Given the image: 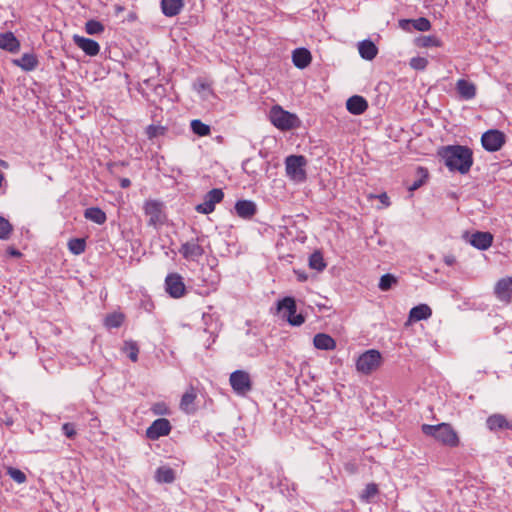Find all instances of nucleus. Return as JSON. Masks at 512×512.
Segmentation results:
<instances>
[{
  "mask_svg": "<svg viewBox=\"0 0 512 512\" xmlns=\"http://www.w3.org/2000/svg\"><path fill=\"white\" fill-rule=\"evenodd\" d=\"M346 108L353 115H361L367 110L368 103L364 97L354 95L347 100Z\"/></svg>",
  "mask_w": 512,
  "mask_h": 512,
  "instance_id": "dca6fc26",
  "label": "nucleus"
},
{
  "mask_svg": "<svg viewBox=\"0 0 512 512\" xmlns=\"http://www.w3.org/2000/svg\"><path fill=\"white\" fill-rule=\"evenodd\" d=\"M416 45L422 48L439 47L441 46V41L436 36H421L416 39Z\"/></svg>",
  "mask_w": 512,
  "mask_h": 512,
  "instance_id": "72a5a7b5",
  "label": "nucleus"
},
{
  "mask_svg": "<svg viewBox=\"0 0 512 512\" xmlns=\"http://www.w3.org/2000/svg\"><path fill=\"white\" fill-rule=\"evenodd\" d=\"M73 41L83 52H85V54L89 56H96L100 51L99 44L93 39L74 35Z\"/></svg>",
  "mask_w": 512,
  "mask_h": 512,
  "instance_id": "2eb2a0df",
  "label": "nucleus"
},
{
  "mask_svg": "<svg viewBox=\"0 0 512 512\" xmlns=\"http://www.w3.org/2000/svg\"><path fill=\"white\" fill-rule=\"evenodd\" d=\"M235 211L239 217L250 219L256 214L257 207L253 201L239 200L235 204Z\"/></svg>",
  "mask_w": 512,
  "mask_h": 512,
  "instance_id": "f3484780",
  "label": "nucleus"
},
{
  "mask_svg": "<svg viewBox=\"0 0 512 512\" xmlns=\"http://www.w3.org/2000/svg\"><path fill=\"white\" fill-rule=\"evenodd\" d=\"M298 279H299L300 281H305V280L307 279V276H306V275H304V274H300V273H299V274H298Z\"/></svg>",
  "mask_w": 512,
  "mask_h": 512,
  "instance_id": "6e6d98bb",
  "label": "nucleus"
},
{
  "mask_svg": "<svg viewBox=\"0 0 512 512\" xmlns=\"http://www.w3.org/2000/svg\"><path fill=\"white\" fill-rule=\"evenodd\" d=\"M307 160L303 155H290L285 159L287 176L294 182H303L306 179L305 166Z\"/></svg>",
  "mask_w": 512,
  "mask_h": 512,
  "instance_id": "423d86ee",
  "label": "nucleus"
},
{
  "mask_svg": "<svg viewBox=\"0 0 512 512\" xmlns=\"http://www.w3.org/2000/svg\"><path fill=\"white\" fill-rule=\"evenodd\" d=\"M382 364V355L378 350L370 349L362 353L356 361V370L364 375H369Z\"/></svg>",
  "mask_w": 512,
  "mask_h": 512,
  "instance_id": "39448f33",
  "label": "nucleus"
},
{
  "mask_svg": "<svg viewBox=\"0 0 512 512\" xmlns=\"http://www.w3.org/2000/svg\"><path fill=\"white\" fill-rule=\"evenodd\" d=\"M311 60V53L306 48H297L292 53V62L299 69L306 68L311 63Z\"/></svg>",
  "mask_w": 512,
  "mask_h": 512,
  "instance_id": "6ab92c4d",
  "label": "nucleus"
},
{
  "mask_svg": "<svg viewBox=\"0 0 512 512\" xmlns=\"http://www.w3.org/2000/svg\"><path fill=\"white\" fill-rule=\"evenodd\" d=\"M84 217L96 224L102 225L106 222L105 212L98 207H90L84 211Z\"/></svg>",
  "mask_w": 512,
  "mask_h": 512,
  "instance_id": "bb28decb",
  "label": "nucleus"
},
{
  "mask_svg": "<svg viewBox=\"0 0 512 512\" xmlns=\"http://www.w3.org/2000/svg\"><path fill=\"white\" fill-rule=\"evenodd\" d=\"M409 65L414 70L423 71L428 65V60L424 57H413L410 59Z\"/></svg>",
  "mask_w": 512,
  "mask_h": 512,
  "instance_id": "37998d69",
  "label": "nucleus"
},
{
  "mask_svg": "<svg viewBox=\"0 0 512 512\" xmlns=\"http://www.w3.org/2000/svg\"><path fill=\"white\" fill-rule=\"evenodd\" d=\"M297 307L293 297L287 296L277 302V312L291 326H301L305 322L302 314L296 313Z\"/></svg>",
  "mask_w": 512,
  "mask_h": 512,
  "instance_id": "20e7f679",
  "label": "nucleus"
},
{
  "mask_svg": "<svg viewBox=\"0 0 512 512\" xmlns=\"http://www.w3.org/2000/svg\"><path fill=\"white\" fill-rule=\"evenodd\" d=\"M481 143L485 150L496 152L505 144V135L499 130H488L482 135Z\"/></svg>",
  "mask_w": 512,
  "mask_h": 512,
  "instance_id": "9d476101",
  "label": "nucleus"
},
{
  "mask_svg": "<svg viewBox=\"0 0 512 512\" xmlns=\"http://www.w3.org/2000/svg\"><path fill=\"white\" fill-rule=\"evenodd\" d=\"M358 50L360 56L365 60H373L378 53L376 45L370 40L359 42Z\"/></svg>",
  "mask_w": 512,
  "mask_h": 512,
  "instance_id": "393cba45",
  "label": "nucleus"
},
{
  "mask_svg": "<svg viewBox=\"0 0 512 512\" xmlns=\"http://www.w3.org/2000/svg\"><path fill=\"white\" fill-rule=\"evenodd\" d=\"M455 258L453 256L445 257V263L449 266H452L455 263Z\"/></svg>",
  "mask_w": 512,
  "mask_h": 512,
  "instance_id": "5fc2aeb1",
  "label": "nucleus"
},
{
  "mask_svg": "<svg viewBox=\"0 0 512 512\" xmlns=\"http://www.w3.org/2000/svg\"><path fill=\"white\" fill-rule=\"evenodd\" d=\"M190 126L192 132L201 137L208 136L211 132L210 126L199 119L192 120Z\"/></svg>",
  "mask_w": 512,
  "mask_h": 512,
  "instance_id": "2f4dec72",
  "label": "nucleus"
},
{
  "mask_svg": "<svg viewBox=\"0 0 512 512\" xmlns=\"http://www.w3.org/2000/svg\"><path fill=\"white\" fill-rule=\"evenodd\" d=\"M155 479L159 483H172L175 480V472L168 466L159 467L156 470Z\"/></svg>",
  "mask_w": 512,
  "mask_h": 512,
  "instance_id": "cd10ccee",
  "label": "nucleus"
},
{
  "mask_svg": "<svg viewBox=\"0 0 512 512\" xmlns=\"http://www.w3.org/2000/svg\"><path fill=\"white\" fill-rule=\"evenodd\" d=\"M0 48L11 53L20 49V42L12 32L0 33Z\"/></svg>",
  "mask_w": 512,
  "mask_h": 512,
  "instance_id": "a211bd4d",
  "label": "nucleus"
},
{
  "mask_svg": "<svg viewBox=\"0 0 512 512\" xmlns=\"http://www.w3.org/2000/svg\"><path fill=\"white\" fill-rule=\"evenodd\" d=\"M204 242V235L192 238L181 245L179 253L188 261H198L205 254Z\"/></svg>",
  "mask_w": 512,
  "mask_h": 512,
  "instance_id": "6e6552de",
  "label": "nucleus"
},
{
  "mask_svg": "<svg viewBox=\"0 0 512 512\" xmlns=\"http://www.w3.org/2000/svg\"><path fill=\"white\" fill-rule=\"evenodd\" d=\"M13 63L25 71H32L37 67L38 59L32 53H25L21 58L13 60Z\"/></svg>",
  "mask_w": 512,
  "mask_h": 512,
  "instance_id": "a878e982",
  "label": "nucleus"
},
{
  "mask_svg": "<svg viewBox=\"0 0 512 512\" xmlns=\"http://www.w3.org/2000/svg\"><path fill=\"white\" fill-rule=\"evenodd\" d=\"M413 26L418 31H428L431 28V23L427 18L420 17L416 20H413Z\"/></svg>",
  "mask_w": 512,
  "mask_h": 512,
  "instance_id": "a18cd8bd",
  "label": "nucleus"
},
{
  "mask_svg": "<svg viewBox=\"0 0 512 512\" xmlns=\"http://www.w3.org/2000/svg\"><path fill=\"white\" fill-rule=\"evenodd\" d=\"M143 210L148 217L147 224L154 228L163 225L166 220L163 202L155 199H149L144 202Z\"/></svg>",
  "mask_w": 512,
  "mask_h": 512,
  "instance_id": "0eeeda50",
  "label": "nucleus"
},
{
  "mask_svg": "<svg viewBox=\"0 0 512 512\" xmlns=\"http://www.w3.org/2000/svg\"><path fill=\"white\" fill-rule=\"evenodd\" d=\"M86 242L83 238H73L68 242V249L74 255H80L85 251Z\"/></svg>",
  "mask_w": 512,
  "mask_h": 512,
  "instance_id": "f704fd0d",
  "label": "nucleus"
},
{
  "mask_svg": "<svg viewBox=\"0 0 512 512\" xmlns=\"http://www.w3.org/2000/svg\"><path fill=\"white\" fill-rule=\"evenodd\" d=\"M215 210V207L204 199L203 203L196 206V211L202 214H210Z\"/></svg>",
  "mask_w": 512,
  "mask_h": 512,
  "instance_id": "09e8293b",
  "label": "nucleus"
},
{
  "mask_svg": "<svg viewBox=\"0 0 512 512\" xmlns=\"http://www.w3.org/2000/svg\"><path fill=\"white\" fill-rule=\"evenodd\" d=\"M12 232V226L8 220L0 216V239H8Z\"/></svg>",
  "mask_w": 512,
  "mask_h": 512,
  "instance_id": "c03bdc74",
  "label": "nucleus"
},
{
  "mask_svg": "<svg viewBox=\"0 0 512 512\" xmlns=\"http://www.w3.org/2000/svg\"><path fill=\"white\" fill-rule=\"evenodd\" d=\"M230 385L238 395H245L252 389V382L248 372L236 370L229 378Z\"/></svg>",
  "mask_w": 512,
  "mask_h": 512,
  "instance_id": "1a4fd4ad",
  "label": "nucleus"
},
{
  "mask_svg": "<svg viewBox=\"0 0 512 512\" xmlns=\"http://www.w3.org/2000/svg\"><path fill=\"white\" fill-rule=\"evenodd\" d=\"M418 172L421 174V178L413 182V184L409 187L410 191H415L420 188L428 176L427 171L423 168H419Z\"/></svg>",
  "mask_w": 512,
  "mask_h": 512,
  "instance_id": "49530a36",
  "label": "nucleus"
},
{
  "mask_svg": "<svg viewBox=\"0 0 512 512\" xmlns=\"http://www.w3.org/2000/svg\"><path fill=\"white\" fill-rule=\"evenodd\" d=\"M378 494V486L375 483H369L362 491L360 498L364 502H370Z\"/></svg>",
  "mask_w": 512,
  "mask_h": 512,
  "instance_id": "e433bc0d",
  "label": "nucleus"
},
{
  "mask_svg": "<svg viewBox=\"0 0 512 512\" xmlns=\"http://www.w3.org/2000/svg\"><path fill=\"white\" fill-rule=\"evenodd\" d=\"M379 199L380 201L385 204L386 206H388L390 203H389V198L387 196V194L383 193L379 196Z\"/></svg>",
  "mask_w": 512,
  "mask_h": 512,
  "instance_id": "864d4df0",
  "label": "nucleus"
},
{
  "mask_svg": "<svg viewBox=\"0 0 512 512\" xmlns=\"http://www.w3.org/2000/svg\"><path fill=\"white\" fill-rule=\"evenodd\" d=\"M194 89L204 100H207L210 96L214 95L210 84L202 80H199L194 84Z\"/></svg>",
  "mask_w": 512,
  "mask_h": 512,
  "instance_id": "473e14b6",
  "label": "nucleus"
},
{
  "mask_svg": "<svg viewBox=\"0 0 512 512\" xmlns=\"http://www.w3.org/2000/svg\"><path fill=\"white\" fill-rule=\"evenodd\" d=\"M498 300L509 303L512 300V277L500 279L494 288Z\"/></svg>",
  "mask_w": 512,
  "mask_h": 512,
  "instance_id": "ddd939ff",
  "label": "nucleus"
},
{
  "mask_svg": "<svg viewBox=\"0 0 512 512\" xmlns=\"http://www.w3.org/2000/svg\"><path fill=\"white\" fill-rule=\"evenodd\" d=\"M151 410L155 415H167L170 413L169 408L163 402L155 403Z\"/></svg>",
  "mask_w": 512,
  "mask_h": 512,
  "instance_id": "de8ad7c7",
  "label": "nucleus"
},
{
  "mask_svg": "<svg viewBox=\"0 0 512 512\" xmlns=\"http://www.w3.org/2000/svg\"><path fill=\"white\" fill-rule=\"evenodd\" d=\"M85 31L89 35L100 34L104 31V25L97 20H89L85 24Z\"/></svg>",
  "mask_w": 512,
  "mask_h": 512,
  "instance_id": "58836bf2",
  "label": "nucleus"
},
{
  "mask_svg": "<svg viewBox=\"0 0 512 512\" xmlns=\"http://www.w3.org/2000/svg\"><path fill=\"white\" fill-rule=\"evenodd\" d=\"M183 7V0H162L161 9L165 16L174 17L178 15Z\"/></svg>",
  "mask_w": 512,
  "mask_h": 512,
  "instance_id": "5701e85b",
  "label": "nucleus"
},
{
  "mask_svg": "<svg viewBox=\"0 0 512 512\" xmlns=\"http://www.w3.org/2000/svg\"><path fill=\"white\" fill-rule=\"evenodd\" d=\"M309 266L311 269L323 271L326 267L323 255L320 251H315L309 257Z\"/></svg>",
  "mask_w": 512,
  "mask_h": 512,
  "instance_id": "7c9ffc66",
  "label": "nucleus"
},
{
  "mask_svg": "<svg viewBox=\"0 0 512 512\" xmlns=\"http://www.w3.org/2000/svg\"><path fill=\"white\" fill-rule=\"evenodd\" d=\"M487 426L490 430H497L507 428L509 424L503 415L495 414L488 417Z\"/></svg>",
  "mask_w": 512,
  "mask_h": 512,
  "instance_id": "c756f323",
  "label": "nucleus"
},
{
  "mask_svg": "<svg viewBox=\"0 0 512 512\" xmlns=\"http://www.w3.org/2000/svg\"><path fill=\"white\" fill-rule=\"evenodd\" d=\"M7 475H9L16 483L22 484L26 482L27 477L23 471L14 467H7Z\"/></svg>",
  "mask_w": 512,
  "mask_h": 512,
  "instance_id": "a19ab883",
  "label": "nucleus"
},
{
  "mask_svg": "<svg viewBox=\"0 0 512 512\" xmlns=\"http://www.w3.org/2000/svg\"><path fill=\"white\" fill-rule=\"evenodd\" d=\"M397 278L392 274H384L381 276L378 287L381 291H388L393 285L397 284Z\"/></svg>",
  "mask_w": 512,
  "mask_h": 512,
  "instance_id": "c9c22d12",
  "label": "nucleus"
},
{
  "mask_svg": "<svg viewBox=\"0 0 512 512\" xmlns=\"http://www.w3.org/2000/svg\"><path fill=\"white\" fill-rule=\"evenodd\" d=\"M271 123L282 131L292 130L299 127L300 120L296 114L284 110L279 105H274L269 111Z\"/></svg>",
  "mask_w": 512,
  "mask_h": 512,
  "instance_id": "7ed1b4c3",
  "label": "nucleus"
},
{
  "mask_svg": "<svg viewBox=\"0 0 512 512\" xmlns=\"http://www.w3.org/2000/svg\"><path fill=\"white\" fill-rule=\"evenodd\" d=\"M422 432L445 446L456 447L459 444V437L456 431L448 423H440L438 425L423 424Z\"/></svg>",
  "mask_w": 512,
  "mask_h": 512,
  "instance_id": "f03ea898",
  "label": "nucleus"
},
{
  "mask_svg": "<svg viewBox=\"0 0 512 512\" xmlns=\"http://www.w3.org/2000/svg\"><path fill=\"white\" fill-rule=\"evenodd\" d=\"M171 431V424L166 418L156 419L146 430L147 438L157 440L162 436H167Z\"/></svg>",
  "mask_w": 512,
  "mask_h": 512,
  "instance_id": "f8f14e48",
  "label": "nucleus"
},
{
  "mask_svg": "<svg viewBox=\"0 0 512 512\" xmlns=\"http://www.w3.org/2000/svg\"><path fill=\"white\" fill-rule=\"evenodd\" d=\"M131 185V181L128 178H123L120 181V186L122 188H128Z\"/></svg>",
  "mask_w": 512,
  "mask_h": 512,
  "instance_id": "603ef678",
  "label": "nucleus"
},
{
  "mask_svg": "<svg viewBox=\"0 0 512 512\" xmlns=\"http://www.w3.org/2000/svg\"><path fill=\"white\" fill-rule=\"evenodd\" d=\"M62 431L64 435L70 439L74 438L76 435L75 426L72 423H64L62 425Z\"/></svg>",
  "mask_w": 512,
  "mask_h": 512,
  "instance_id": "8fccbe9b",
  "label": "nucleus"
},
{
  "mask_svg": "<svg viewBox=\"0 0 512 512\" xmlns=\"http://www.w3.org/2000/svg\"><path fill=\"white\" fill-rule=\"evenodd\" d=\"M124 317L120 313H113L105 318V325L108 328H118L122 325Z\"/></svg>",
  "mask_w": 512,
  "mask_h": 512,
  "instance_id": "ea45409f",
  "label": "nucleus"
},
{
  "mask_svg": "<svg viewBox=\"0 0 512 512\" xmlns=\"http://www.w3.org/2000/svg\"><path fill=\"white\" fill-rule=\"evenodd\" d=\"M432 315L431 308L426 304H420L413 307L409 312V321L417 322L426 320Z\"/></svg>",
  "mask_w": 512,
  "mask_h": 512,
  "instance_id": "b1692460",
  "label": "nucleus"
},
{
  "mask_svg": "<svg viewBox=\"0 0 512 512\" xmlns=\"http://www.w3.org/2000/svg\"><path fill=\"white\" fill-rule=\"evenodd\" d=\"M166 292L173 298L184 296L186 287L183 278L177 273L168 274L165 279Z\"/></svg>",
  "mask_w": 512,
  "mask_h": 512,
  "instance_id": "9b49d317",
  "label": "nucleus"
},
{
  "mask_svg": "<svg viewBox=\"0 0 512 512\" xmlns=\"http://www.w3.org/2000/svg\"><path fill=\"white\" fill-rule=\"evenodd\" d=\"M223 197V191L219 188H214L205 195L204 199L215 207L217 203L223 200Z\"/></svg>",
  "mask_w": 512,
  "mask_h": 512,
  "instance_id": "4c0bfd02",
  "label": "nucleus"
},
{
  "mask_svg": "<svg viewBox=\"0 0 512 512\" xmlns=\"http://www.w3.org/2000/svg\"><path fill=\"white\" fill-rule=\"evenodd\" d=\"M166 128L161 125H149L146 128V135L149 139H153L164 135Z\"/></svg>",
  "mask_w": 512,
  "mask_h": 512,
  "instance_id": "79ce46f5",
  "label": "nucleus"
},
{
  "mask_svg": "<svg viewBox=\"0 0 512 512\" xmlns=\"http://www.w3.org/2000/svg\"><path fill=\"white\" fill-rule=\"evenodd\" d=\"M437 154L443 160L445 166L452 172L466 174L473 165V152L467 146H442L438 149Z\"/></svg>",
  "mask_w": 512,
  "mask_h": 512,
  "instance_id": "f257e3e1",
  "label": "nucleus"
},
{
  "mask_svg": "<svg viewBox=\"0 0 512 512\" xmlns=\"http://www.w3.org/2000/svg\"><path fill=\"white\" fill-rule=\"evenodd\" d=\"M456 89L460 97L465 100L473 99L476 95V86L465 79H459L457 81Z\"/></svg>",
  "mask_w": 512,
  "mask_h": 512,
  "instance_id": "4be33fe9",
  "label": "nucleus"
},
{
  "mask_svg": "<svg viewBox=\"0 0 512 512\" xmlns=\"http://www.w3.org/2000/svg\"><path fill=\"white\" fill-rule=\"evenodd\" d=\"M467 241L479 250H487L493 242V235L490 232L477 231L472 233Z\"/></svg>",
  "mask_w": 512,
  "mask_h": 512,
  "instance_id": "4468645a",
  "label": "nucleus"
},
{
  "mask_svg": "<svg viewBox=\"0 0 512 512\" xmlns=\"http://www.w3.org/2000/svg\"><path fill=\"white\" fill-rule=\"evenodd\" d=\"M196 397V390L193 387H190L181 398L180 408L188 414L194 413L196 411Z\"/></svg>",
  "mask_w": 512,
  "mask_h": 512,
  "instance_id": "aec40b11",
  "label": "nucleus"
},
{
  "mask_svg": "<svg viewBox=\"0 0 512 512\" xmlns=\"http://www.w3.org/2000/svg\"><path fill=\"white\" fill-rule=\"evenodd\" d=\"M313 344L319 350L330 351L336 348L335 340L325 333L316 334L313 338Z\"/></svg>",
  "mask_w": 512,
  "mask_h": 512,
  "instance_id": "412c9836",
  "label": "nucleus"
},
{
  "mask_svg": "<svg viewBox=\"0 0 512 512\" xmlns=\"http://www.w3.org/2000/svg\"><path fill=\"white\" fill-rule=\"evenodd\" d=\"M121 350L132 362L138 361L139 347L135 341H125Z\"/></svg>",
  "mask_w": 512,
  "mask_h": 512,
  "instance_id": "c85d7f7f",
  "label": "nucleus"
},
{
  "mask_svg": "<svg viewBox=\"0 0 512 512\" xmlns=\"http://www.w3.org/2000/svg\"><path fill=\"white\" fill-rule=\"evenodd\" d=\"M7 253L13 257H19L21 255V253L13 247L8 248Z\"/></svg>",
  "mask_w": 512,
  "mask_h": 512,
  "instance_id": "3c124183",
  "label": "nucleus"
}]
</instances>
